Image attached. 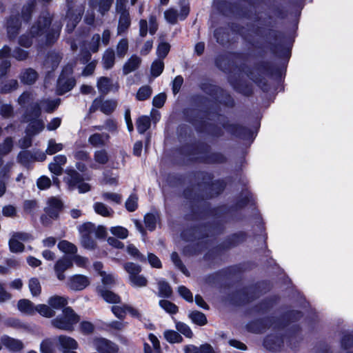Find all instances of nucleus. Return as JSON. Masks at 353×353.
<instances>
[{
  "instance_id": "45",
  "label": "nucleus",
  "mask_w": 353,
  "mask_h": 353,
  "mask_svg": "<svg viewBox=\"0 0 353 353\" xmlns=\"http://www.w3.org/2000/svg\"><path fill=\"white\" fill-rule=\"evenodd\" d=\"M10 249L13 252H22L24 249V245L17 239L12 236L9 241Z\"/></svg>"
},
{
  "instance_id": "54",
  "label": "nucleus",
  "mask_w": 353,
  "mask_h": 353,
  "mask_svg": "<svg viewBox=\"0 0 353 353\" xmlns=\"http://www.w3.org/2000/svg\"><path fill=\"white\" fill-rule=\"evenodd\" d=\"M178 292L179 294L187 301L192 302L193 301V296L192 292L185 286H179L178 288Z\"/></svg>"
},
{
  "instance_id": "43",
  "label": "nucleus",
  "mask_w": 353,
  "mask_h": 353,
  "mask_svg": "<svg viewBox=\"0 0 353 353\" xmlns=\"http://www.w3.org/2000/svg\"><path fill=\"white\" fill-rule=\"evenodd\" d=\"M164 68V63L161 60H156L154 61L151 66V73L152 76L157 77L159 76Z\"/></svg>"
},
{
  "instance_id": "58",
  "label": "nucleus",
  "mask_w": 353,
  "mask_h": 353,
  "mask_svg": "<svg viewBox=\"0 0 353 353\" xmlns=\"http://www.w3.org/2000/svg\"><path fill=\"white\" fill-rule=\"evenodd\" d=\"M165 100L166 95L164 93H160L154 97L152 101L153 105L158 108H160L163 107Z\"/></svg>"
},
{
  "instance_id": "52",
  "label": "nucleus",
  "mask_w": 353,
  "mask_h": 353,
  "mask_svg": "<svg viewBox=\"0 0 353 353\" xmlns=\"http://www.w3.org/2000/svg\"><path fill=\"white\" fill-rule=\"evenodd\" d=\"M353 343V339L351 335H345L343 337L341 341V347L347 351V353H351V348Z\"/></svg>"
},
{
  "instance_id": "13",
  "label": "nucleus",
  "mask_w": 353,
  "mask_h": 353,
  "mask_svg": "<svg viewBox=\"0 0 353 353\" xmlns=\"http://www.w3.org/2000/svg\"><path fill=\"white\" fill-rule=\"evenodd\" d=\"M1 342L3 345L11 352L20 351L24 347L23 343L21 340L10 337L6 334L1 336Z\"/></svg>"
},
{
  "instance_id": "7",
  "label": "nucleus",
  "mask_w": 353,
  "mask_h": 353,
  "mask_svg": "<svg viewBox=\"0 0 353 353\" xmlns=\"http://www.w3.org/2000/svg\"><path fill=\"white\" fill-rule=\"evenodd\" d=\"M44 128L43 123L40 120L32 121L27 128V136L21 141V146L23 148H28L31 145V136L35 135L40 132Z\"/></svg>"
},
{
  "instance_id": "21",
  "label": "nucleus",
  "mask_w": 353,
  "mask_h": 353,
  "mask_svg": "<svg viewBox=\"0 0 353 353\" xmlns=\"http://www.w3.org/2000/svg\"><path fill=\"white\" fill-rule=\"evenodd\" d=\"M59 100H54V101H50V100H44L42 101L38 108V109L36 110L34 114L36 117L39 115V113L40 110H43L46 112H52L59 105Z\"/></svg>"
},
{
  "instance_id": "48",
  "label": "nucleus",
  "mask_w": 353,
  "mask_h": 353,
  "mask_svg": "<svg viewBox=\"0 0 353 353\" xmlns=\"http://www.w3.org/2000/svg\"><path fill=\"white\" fill-rule=\"evenodd\" d=\"M170 46L168 43L162 42L161 43L157 50V56L159 58L163 59L165 58L170 51Z\"/></svg>"
},
{
  "instance_id": "33",
  "label": "nucleus",
  "mask_w": 353,
  "mask_h": 353,
  "mask_svg": "<svg viewBox=\"0 0 353 353\" xmlns=\"http://www.w3.org/2000/svg\"><path fill=\"white\" fill-rule=\"evenodd\" d=\"M63 148L62 143H57L54 139H50L48 141V147L46 150V153L50 155L55 154Z\"/></svg>"
},
{
  "instance_id": "46",
  "label": "nucleus",
  "mask_w": 353,
  "mask_h": 353,
  "mask_svg": "<svg viewBox=\"0 0 353 353\" xmlns=\"http://www.w3.org/2000/svg\"><path fill=\"white\" fill-rule=\"evenodd\" d=\"M128 49V42L126 39H121L117 47V54L119 57H123Z\"/></svg>"
},
{
  "instance_id": "35",
  "label": "nucleus",
  "mask_w": 353,
  "mask_h": 353,
  "mask_svg": "<svg viewBox=\"0 0 353 353\" xmlns=\"http://www.w3.org/2000/svg\"><path fill=\"white\" fill-rule=\"evenodd\" d=\"M130 284L133 287L136 288H142L146 286L148 283L147 279L142 275L139 274L133 276L132 277L129 279Z\"/></svg>"
},
{
  "instance_id": "57",
  "label": "nucleus",
  "mask_w": 353,
  "mask_h": 353,
  "mask_svg": "<svg viewBox=\"0 0 353 353\" xmlns=\"http://www.w3.org/2000/svg\"><path fill=\"white\" fill-rule=\"evenodd\" d=\"M171 259L176 267H177L183 274L188 275L187 271L181 263L177 253L173 252L171 255Z\"/></svg>"
},
{
  "instance_id": "55",
  "label": "nucleus",
  "mask_w": 353,
  "mask_h": 353,
  "mask_svg": "<svg viewBox=\"0 0 353 353\" xmlns=\"http://www.w3.org/2000/svg\"><path fill=\"white\" fill-rule=\"evenodd\" d=\"M125 305H123L122 306L114 305L112 307V311L113 314L118 317L119 319H123L127 312V310L125 309Z\"/></svg>"
},
{
  "instance_id": "3",
  "label": "nucleus",
  "mask_w": 353,
  "mask_h": 353,
  "mask_svg": "<svg viewBox=\"0 0 353 353\" xmlns=\"http://www.w3.org/2000/svg\"><path fill=\"white\" fill-rule=\"evenodd\" d=\"M66 183L70 190L78 189L79 193H85L90 190V185L83 181L81 176L75 170H67Z\"/></svg>"
},
{
  "instance_id": "15",
  "label": "nucleus",
  "mask_w": 353,
  "mask_h": 353,
  "mask_svg": "<svg viewBox=\"0 0 353 353\" xmlns=\"http://www.w3.org/2000/svg\"><path fill=\"white\" fill-rule=\"evenodd\" d=\"M21 26L19 17H10L7 22V32L8 37L12 39L16 37Z\"/></svg>"
},
{
  "instance_id": "23",
  "label": "nucleus",
  "mask_w": 353,
  "mask_h": 353,
  "mask_svg": "<svg viewBox=\"0 0 353 353\" xmlns=\"http://www.w3.org/2000/svg\"><path fill=\"white\" fill-rule=\"evenodd\" d=\"M113 86L112 81L108 77H101L97 81V88L100 92L103 94L108 93Z\"/></svg>"
},
{
  "instance_id": "14",
  "label": "nucleus",
  "mask_w": 353,
  "mask_h": 353,
  "mask_svg": "<svg viewBox=\"0 0 353 353\" xmlns=\"http://www.w3.org/2000/svg\"><path fill=\"white\" fill-rule=\"evenodd\" d=\"M63 206L62 202L57 198H51L48 200V206L46 208V214L51 218L58 216L59 211Z\"/></svg>"
},
{
  "instance_id": "19",
  "label": "nucleus",
  "mask_w": 353,
  "mask_h": 353,
  "mask_svg": "<svg viewBox=\"0 0 353 353\" xmlns=\"http://www.w3.org/2000/svg\"><path fill=\"white\" fill-rule=\"evenodd\" d=\"M82 12L79 10L77 12L73 13V12L70 10H68L67 13V19L68 23L66 28L68 31H72L77 23L80 21L81 18Z\"/></svg>"
},
{
  "instance_id": "9",
  "label": "nucleus",
  "mask_w": 353,
  "mask_h": 353,
  "mask_svg": "<svg viewBox=\"0 0 353 353\" xmlns=\"http://www.w3.org/2000/svg\"><path fill=\"white\" fill-rule=\"evenodd\" d=\"M117 105V103L114 100H106L103 101L101 98H98L94 100L91 107V111H95L96 110H100L105 114H110L114 110Z\"/></svg>"
},
{
  "instance_id": "5",
  "label": "nucleus",
  "mask_w": 353,
  "mask_h": 353,
  "mask_svg": "<svg viewBox=\"0 0 353 353\" xmlns=\"http://www.w3.org/2000/svg\"><path fill=\"white\" fill-rule=\"evenodd\" d=\"M94 230V225L91 223H84L79 228L81 234V243L85 249L92 250L95 248V242L92 238Z\"/></svg>"
},
{
  "instance_id": "61",
  "label": "nucleus",
  "mask_w": 353,
  "mask_h": 353,
  "mask_svg": "<svg viewBox=\"0 0 353 353\" xmlns=\"http://www.w3.org/2000/svg\"><path fill=\"white\" fill-rule=\"evenodd\" d=\"M148 339L151 343L152 344V347L156 353H161V345L158 338L153 334H150L148 336Z\"/></svg>"
},
{
  "instance_id": "39",
  "label": "nucleus",
  "mask_w": 353,
  "mask_h": 353,
  "mask_svg": "<svg viewBox=\"0 0 353 353\" xmlns=\"http://www.w3.org/2000/svg\"><path fill=\"white\" fill-rule=\"evenodd\" d=\"M94 159L97 163L105 164L109 159L108 152L105 150H97L94 154Z\"/></svg>"
},
{
  "instance_id": "18",
  "label": "nucleus",
  "mask_w": 353,
  "mask_h": 353,
  "mask_svg": "<svg viewBox=\"0 0 353 353\" xmlns=\"http://www.w3.org/2000/svg\"><path fill=\"white\" fill-rule=\"evenodd\" d=\"M109 139L107 134L94 133L88 138V143L94 147H101L104 145Z\"/></svg>"
},
{
  "instance_id": "42",
  "label": "nucleus",
  "mask_w": 353,
  "mask_h": 353,
  "mask_svg": "<svg viewBox=\"0 0 353 353\" xmlns=\"http://www.w3.org/2000/svg\"><path fill=\"white\" fill-rule=\"evenodd\" d=\"M152 94V90L150 86L145 85L139 88L137 93V99L139 101H144L148 99Z\"/></svg>"
},
{
  "instance_id": "8",
  "label": "nucleus",
  "mask_w": 353,
  "mask_h": 353,
  "mask_svg": "<svg viewBox=\"0 0 353 353\" xmlns=\"http://www.w3.org/2000/svg\"><path fill=\"white\" fill-rule=\"evenodd\" d=\"M189 14V7L188 5L181 6L180 12L174 8H169L164 12V17L167 22L171 24H175L178 20H184Z\"/></svg>"
},
{
  "instance_id": "16",
  "label": "nucleus",
  "mask_w": 353,
  "mask_h": 353,
  "mask_svg": "<svg viewBox=\"0 0 353 353\" xmlns=\"http://www.w3.org/2000/svg\"><path fill=\"white\" fill-rule=\"evenodd\" d=\"M141 63L140 57L133 55L123 65V72L125 75L137 70Z\"/></svg>"
},
{
  "instance_id": "49",
  "label": "nucleus",
  "mask_w": 353,
  "mask_h": 353,
  "mask_svg": "<svg viewBox=\"0 0 353 353\" xmlns=\"http://www.w3.org/2000/svg\"><path fill=\"white\" fill-rule=\"evenodd\" d=\"M138 197L134 194H131L125 202V207L130 212L134 211L137 208Z\"/></svg>"
},
{
  "instance_id": "38",
  "label": "nucleus",
  "mask_w": 353,
  "mask_h": 353,
  "mask_svg": "<svg viewBox=\"0 0 353 353\" xmlns=\"http://www.w3.org/2000/svg\"><path fill=\"white\" fill-rule=\"evenodd\" d=\"M124 269L129 274V279L139 274L141 271V268L134 263H126L124 264Z\"/></svg>"
},
{
  "instance_id": "44",
  "label": "nucleus",
  "mask_w": 353,
  "mask_h": 353,
  "mask_svg": "<svg viewBox=\"0 0 353 353\" xmlns=\"http://www.w3.org/2000/svg\"><path fill=\"white\" fill-rule=\"evenodd\" d=\"M100 276H101V281L105 285H112L114 284L117 281V277L110 273L101 272Z\"/></svg>"
},
{
  "instance_id": "27",
  "label": "nucleus",
  "mask_w": 353,
  "mask_h": 353,
  "mask_svg": "<svg viewBox=\"0 0 353 353\" xmlns=\"http://www.w3.org/2000/svg\"><path fill=\"white\" fill-rule=\"evenodd\" d=\"M95 212L103 216H110L113 214V210L106 205L101 202H97L93 205Z\"/></svg>"
},
{
  "instance_id": "20",
  "label": "nucleus",
  "mask_w": 353,
  "mask_h": 353,
  "mask_svg": "<svg viewBox=\"0 0 353 353\" xmlns=\"http://www.w3.org/2000/svg\"><path fill=\"white\" fill-rule=\"evenodd\" d=\"M48 303L55 311L65 307L68 304V300L64 296L55 295L48 299Z\"/></svg>"
},
{
  "instance_id": "56",
  "label": "nucleus",
  "mask_w": 353,
  "mask_h": 353,
  "mask_svg": "<svg viewBox=\"0 0 353 353\" xmlns=\"http://www.w3.org/2000/svg\"><path fill=\"white\" fill-rule=\"evenodd\" d=\"M102 197L105 200L111 201L115 203H119L121 201V197L117 193L105 192L102 194Z\"/></svg>"
},
{
  "instance_id": "24",
  "label": "nucleus",
  "mask_w": 353,
  "mask_h": 353,
  "mask_svg": "<svg viewBox=\"0 0 353 353\" xmlns=\"http://www.w3.org/2000/svg\"><path fill=\"white\" fill-rule=\"evenodd\" d=\"M163 336L170 343H179L183 341V337L177 332L172 330H165Z\"/></svg>"
},
{
  "instance_id": "40",
  "label": "nucleus",
  "mask_w": 353,
  "mask_h": 353,
  "mask_svg": "<svg viewBox=\"0 0 353 353\" xmlns=\"http://www.w3.org/2000/svg\"><path fill=\"white\" fill-rule=\"evenodd\" d=\"M111 234L118 238L124 239L128 236V230L122 226H114L110 229Z\"/></svg>"
},
{
  "instance_id": "63",
  "label": "nucleus",
  "mask_w": 353,
  "mask_h": 353,
  "mask_svg": "<svg viewBox=\"0 0 353 353\" xmlns=\"http://www.w3.org/2000/svg\"><path fill=\"white\" fill-rule=\"evenodd\" d=\"M48 168L52 173L57 176H60L63 172V168L57 165L54 161L49 164Z\"/></svg>"
},
{
  "instance_id": "51",
  "label": "nucleus",
  "mask_w": 353,
  "mask_h": 353,
  "mask_svg": "<svg viewBox=\"0 0 353 353\" xmlns=\"http://www.w3.org/2000/svg\"><path fill=\"white\" fill-rule=\"evenodd\" d=\"M127 252L132 256L139 259L141 261H145V257L143 254H141L138 249L133 245H129L127 247Z\"/></svg>"
},
{
  "instance_id": "59",
  "label": "nucleus",
  "mask_w": 353,
  "mask_h": 353,
  "mask_svg": "<svg viewBox=\"0 0 353 353\" xmlns=\"http://www.w3.org/2000/svg\"><path fill=\"white\" fill-rule=\"evenodd\" d=\"M6 325L16 329H27V325L17 319H10L7 321Z\"/></svg>"
},
{
  "instance_id": "2",
  "label": "nucleus",
  "mask_w": 353,
  "mask_h": 353,
  "mask_svg": "<svg viewBox=\"0 0 353 353\" xmlns=\"http://www.w3.org/2000/svg\"><path fill=\"white\" fill-rule=\"evenodd\" d=\"M79 316L70 307H65L62 314L52 320V325L59 330L72 331L79 321Z\"/></svg>"
},
{
  "instance_id": "60",
  "label": "nucleus",
  "mask_w": 353,
  "mask_h": 353,
  "mask_svg": "<svg viewBox=\"0 0 353 353\" xmlns=\"http://www.w3.org/2000/svg\"><path fill=\"white\" fill-rule=\"evenodd\" d=\"M80 329L84 334H88L94 330V325L89 321H83L80 324Z\"/></svg>"
},
{
  "instance_id": "10",
  "label": "nucleus",
  "mask_w": 353,
  "mask_h": 353,
  "mask_svg": "<svg viewBox=\"0 0 353 353\" xmlns=\"http://www.w3.org/2000/svg\"><path fill=\"white\" fill-rule=\"evenodd\" d=\"M89 284V278L81 274H75L70 276L67 282V286L75 291L82 290L88 286Z\"/></svg>"
},
{
  "instance_id": "30",
  "label": "nucleus",
  "mask_w": 353,
  "mask_h": 353,
  "mask_svg": "<svg viewBox=\"0 0 353 353\" xmlns=\"http://www.w3.org/2000/svg\"><path fill=\"white\" fill-rule=\"evenodd\" d=\"M36 312L46 318H51L55 315V311L50 305L39 304L36 306Z\"/></svg>"
},
{
  "instance_id": "26",
  "label": "nucleus",
  "mask_w": 353,
  "mask_h": 353,
  "mask_svg": "<svg viewBox=\"0 0 353 353\" xmlns=\"http://www.w3.org/2000/svg\"><path fill=\"white\" fill-rule=\"evenodd\" d=\"M37 73L34 70L30 68L26 70L21 74V80L23 83L26 84H32L37 79Z\"/></svg>"
},
{
  "instance_id": "28",
  "label": "nucleus",
  "mask_w": 353,
  "mask_h": 353,
  "mask_svg": "<svg viewBox=\"0 0 353 353\" xmlns=\"http://www.w3.org/2000/svg\"><path fill=\"white\" fill-rule=\"evenodd\" d=\"M188 316L194 323L199 325H204L207 323L205 315L199 311H192Z\"/></svg>"
},
{
  "instance_id": "25",
  "label": "nucleus",
  "mask_w": 353,
  "mask_h": 353,
  "mask_svg": "<svg viewBox=\"0 0 353 353\" xmlns=\"http://www.w3.org/2000/svg\"><path fill=\"white\" fill-rule=\"evenodd\" d=\"M130 24L129 14L126 12H123L121 14L119 26L117 28L118 34H121L125 32Z\"/></svg>"
},
{
  "instance_id": "12",
  "label": "nucleus",
  "mask_w": 353,
  "mask_h": 353,
  "mask_svg": "<svg viewBox=\"0 0 353 353\" xmlns=\"http://www.w3.org/2000/svg\"><path fill=\"white\" fill-rule=\"evenodd\" d=\"M58 341L61 348L63 350V353H77L74 350L77 349L78 343L72 338L61 335L58 337Z\"/></svg>"
},
{
  "instance_id": "4",
  "label": "nucleus",
  "mask_w": 353,
  "mask_h": 353,
  "mask_svg": "<svg viewBox=\"0 0 353 353\" xmlns=\"http://www.w3.org/2000/svg\"><path fill=\"white\" fill-rule=\"evenodd\" d=\"M72 72L71 66H67L63 70L57 82V92L59 94H63L71 90L74 86L75 80L70 76Z\"/></svg>"
},
{
  "instance_id": "47",
  "label": "nucleus",
  "mask_w": 353,
  "mask_h": 353,
  "mask_svg": "<svg viewBox=\"0 0 353 353\" xmlns=\"http://www.w3.org/2000/svg\"><path fill=\"white\" fill-rule=\"evenodd\" d=\"M41 353H53V342L51 339L43 340L40 345Z\"/></svg>"
},
{
  "instance_id": "22",
  "label": "nucleus",
  "mask_w": 353,
  "mask_h": 353,
  "mask_svg": "<svg viewBox=\"0 0 353 353\" xmlns=\"http://www.w3.org/2000/svg\"><path fill=\"white\" fill-rule=\"evenodd\" d=\"M99 293L107 303H117L121 301L120 297L112 291L104 289H99Z\"/></svg>"
},
{
  "instance_id": "53",
  "label": "nucleus",
  "mask_w": 353,
  "mask_h": 353,
  "mask_svg": "<svg viewBox=\"0 0 353 353\" xmlns=\"http://www.w3.org/2000/svg\"><path fill=\"white\" fill-rule=\"evenodd\" d=\"M37 185L40 190L48 189L51 185V180L48 176H42L38 179Z\"/></svg>"
},
{
  "instance_id": "64",
  "label": "nucleus",
  "mask_w": 353,
  "mask_h": 353,
  "mask_svg": "<svg viewBox=\"0 0 353 353\" xmlns=\"http://www.w3.org/2000/svg\"><path fill=\"white\" fill-rule=\"evenodd\" d=\"M2 213L5 216L12 217L16 214V209L12 205H6L3 208Z\"/></svg>"
},
{
  "instance_id": "31",
  "label": "nucleus",
  "mask_w": 353,
  "mask_h": 353,
  "mask_svg": "<svg viewBox=\"0 0 353 353\" xmlns=\"http://www.w3.org/2000/svg\"><path fill=\"white\" fill-rule=\"evenodd\" d=\"M59 249L66 254H74L77 251V247L72 243L63 240L58 243Z\"/></svg>"
},
{
  "instance_id": "37",
  "label": "nucleus",
  "mask_w": 353,
  "mask_h": 353,
  "mask_svg": "<svg viewBox=\"0 0 353 353\" xmlns=\"http://www.w3.org/2000/svg\"><path fill=\"white\" fill-rule=\"evenodd\" d=\"M28 287L32 296H37L41 293V287L40 282L37 279H30L29 281Z\"/></svg>"
},
{
  "instance_id": "50",
  "label": "nucleus",
  "mask_w": 353,
  "mask_h": 353,
  "mask_svg": "<svg viewBox=\"0 0 353 353\" xmlns=\"http://www.w3.org/2000/svg\"><path fill=\"white\" fill-rule=\"evenodd\" d=\"M144 222H145L146 228L149 230L152 231L156 227L157 218L152 214H148L145 215V216L144 218Z\"/></svg>"
},
{
  "instance_id": "36",
  "label": "nucleus",
  "mask_w": 353,
  "mask_h": 353,
  "mask_svg": "<svg viewBox=\"0 0 353 353\" xmlns=\"http://www.w3.org/2000/svg\"><path fill=\"white\" fill-rule=\"evenodd\" d=\"M159 296L169 297L172 294V289L170 285L165 281L160 280L158 282Z\"/></svg>"
},
{
  "instance_id": "11",
  "label": "nucleus",
  "mask_w": 353,
  "mask_h": 353,
  "mask_svg": "<svg viewBox=\"0 0 353 353\" xmlns=\"http://www.w3.org/2000/svg\"><path fill=\"white\" fill-rule=\"evenodd\" d=\"M72 266V261L67 257L58 260L54 265V272L59 281L65 279L64 272Z\"/></svg>"
},
{
  "instance_id": "32",
  "label": "nucleus",
  "mask_w": 353,
  "mask_h": 353,
  "mask_svg": "<svg viewBox=\"0 0 353 353\" xmlns=\"http://www.w3.org/2000/svg\"><path fill=\"white\" fill-rule=\"evenodd\" d=\"M150 126V120L148 117L142 116L137 121V128L139 133H144Z\"/></svg>"
},
{
  "instance_id": "29",
  "label": "nucleus",
  "mask_w": 353,
  "mask_h": 353,
  "mask_svg": "<svg viewBox=\"0 0 353 353\" xmlns=\"http://www.w3.org/2000/svg\"><path fill=\"white\" fill-rule=\"evenodd\" d=\"M114 52L112 49L105 50L103 57V64L105 69H110L114 65Z\"/></svg>"
},
{
  "instance_id": "1",
  "label": "nucleus",
  "mask_w": 353,
  "mask_h": 353,
  "mask_svg": "<svg viewBox=\"0 0 353 353\" xmlns=\"http://www.w3.org/2000/svg\"><path fill=\"white\" fill-rule=\"evenodd\" d=\"M51 19L48 13L44 14L31 26L30 34H22L19 39V44L25 48H29L34 42H38L41 45L48 44L52 41V39L48 33V28Z\"/></svg>"
},
{
  "instance_id": "62",
  "label": "nucleus",
  "mask_w": 353,
  "mask_h": 353,
  "mask_svg": "<svg viewBox=\"0 0 353 353\" xmlns=\"http://www.w3.org/2000/svg\"><path fill=\"white\" fill-rule=\"evenodd\" d=\"M17 86L18 83L17 80H10L2 87L1 91L3 92H8L17 89Z\"/></svg>"
},
{
  "instance_id": "34",
  "label": "nucleus",
  "mask_w": 353,
  "mask_h": 353,
  "mask_svg": "<svg viewBox=\"0 0 353 353\" xmlns=\"http://www.w3.org/2000/svg\"><path fill=\"white\" fill-rule=\"evenodd\" d=\"M175 327L176 329L179 332L183 334L185 337L188 338H192L193 336L192 331L191 330L190 327L185 323L180 322V321H176L175 322Z\"/></svg>"
},
{
  "instance_id": "41",
  "label": "nucleus",
  "mask_w": 353,
  "mask_h": 353,
  "mask_svg": "<svg viewBox=\"0 0 353 353\" xmlns=\"http://www.w3.org/2000/svg\"><path fill=\"white\" fill-rule=\"evenodd\" d=\"M159 305L169 314H173L178 312L177 306L168 300L160 301Z\"/></svg>"
},
{
  "instance_id": "6",
  "label": "nucleus",
  "mask_w": 353,
  "mask_h": 353,
  "mask_svg": "<svg viewBox=\"0 0 353 353\" xmlns=\"http://www.w3.org/2000/svg\"><path fill=\"white\" fill-rule=\"evenodd\" d=\"M93 347L99 353H118L119 346L104 338L94 339L92 342Z\"/></svg>"
},
{
  "instance_id": "17",
  "label": "nucleus",
  "mask_w": 353,
  "mask_h": 353,
  "mask_svg": "<svg viewBox=\"0 0 353 353\" xmlns=\"http://www.w3.org/2000/svg\"><path fill=\"white\" fill-rule=\"evenodd\" d=\"M18 310L26 315H33L36 312V306L28 299H21L17 303Z\"/></svg>"
}]
</instances>
